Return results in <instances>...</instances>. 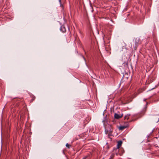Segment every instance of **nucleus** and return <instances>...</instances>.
<instances>
[{
    "instance_id": "1",
    "label": "nucleus",
    "mask_w": 159,
    "mask_h": 159,
    "mask_svg": "<svg viewBox=\"0 0 159 159\" xmlns=\"http://www.w3.org/2000/svg\"><path fill=\"white\" fill-rule=\"evenodd\" d=\"M141 41L140 39L139 38H137L135 40V46L137 47L139 44H140Z\"/></svg>"
},
{
    "instance_id": "2",
    "label": "nucleus",
    "mask_w": 159,
    "mask_h": 159,
    "mask_svg": "<svg viewBox=\"0 0 159 159\" xmlns=\"http://www.w3.org/2000/svg\"><path fill=\"white\" fill-rule=\"evenodd\" d=\"M123 116V115H119L116 113H115L114 115V117L115 118L119 119L122 117Z\"/></svg>"
},
{
    "instance_id": "3",
    "label": "nucleus",
    "mask_w": 159,
    "mask_h": 159,
    "mask_svg": "<svg viewBox=\"0 0 159 159\" xmlns=\"http://www.w3.org/2000/svg\"><path fill=\"white\" fill-rule=\"evenodd\" d=\"M109 127H110V129L109 130H107V132L109 133V134H111L112 132L113 128H112L111 126V125H109Z\"/></svg>"
},
{
    "instance_id": "4",
    "label": "nucleus",
    "mask_w": 159,
    "mask_h": 159,
    "mask_svg": "<svg viewBox=\"0 0 159 159\" xmlns=\"http://www.w3.org/2000/svg\"><path fill=\"white\" fill-rule=\"evenodd\" d=\"M122 144V142L121 141H119L117 143V148H119L121 146Z\"/></svg>"
},
{
    "instance_id": "5",
    "label": "nucleus",
    "mask_w": 159,
    "mask_h": 159,
    "mask_svg": "<svg viewBox=\"0 0 159 159\" xmlns=\"http://www.w3.org/2000/svg\"><path fill=\"white\" fill-rule=\"evenodd\" d=\"M126 127H127L126 126H120L119 127V129L120 130H122L124 129Z\"/></svg>"
},
{
    "instance_id": "6",
    "label": "nucleus",
    "mask_w": 159,
    "mask_h": 159,
    "mask_svg": "<svg viewBox=\"0 0 159 159\" xmlns=\"http://www.w3.org/2000/svg\"><path fill=\"white\" fill-rule=\"evenodd\" d=\"M129 116H130V115L127 114V115H125L124 117L125 119H126L128 120L129 119Z\"/></svg>"
},
{
    "instance_id": "7",
    "label": "nucleus",
    "mask_w": 159,
    "mask_h": 159,
    "mask_svg": "<svg viewBox=\"0 0 159 159\" xmlns=\"http://www.w3.org/2000/svg\"><path fill=\"white\" fill-rule=\"evenodd\" d=\"M66 146L68 148H69L70 145L68 143H67L66 144Z\"/></svg>"
},
{
    "instance_id": "8",
    "label": "nucleus",
    "mask_w": 159,
    "mask_h": 159,
    "mask_svg": "<svg viewBox=\"0 0 159 159\" xmlns=\"http://www.w3.org/2000/svg\"><path fill=\"white\" fill-rule=\"evenodd\" d=\"M114 154H112L110 158H111V159H113L114 157Z\"/></svg>"
},
{
    "instance_id": "9",
    "label": "nucleus",
    "mask_w": 159,
    "mask_h": 159,
    "mask_svg": "<svg viewBox=\"0 0 159 159\" xmlns=\"http://www.w3.org/2000/svg\"><path fill=\"white\" fill-rule=\"evenodd\" d=\"M143 91V90L142 89H140L138 90V93H140Z\"/></svg>"
},
{
    "instance_id": "10",
    "label": "nucleus",
    "mask_w": 159,
    "mask_h": 159,
    "mask_svg": "<svg viewBox=\"0 0 159 159\" xmlns=\"http://www.w3.org/2000/svg\"><path fill=\"white\" fill-rule=\"evenodd\" d=\"M86 157L84 158L83 159H85Z\"/></svg>"
},
{
    "instance_id": "11",
    "label": "nucleus",
    "mask_w": 159,
    "mask_h": 159,
    "mask_svg": "<svg viewBox=\"0 0 159 159\" xmlns=\"http://www.w3.org/2000/svg\"><path fill=\"white\" fill-rule=\"evenodd\" d=\"M59 1L60 2H61V0H59Z\"/></svg>"
}]
</instances>
